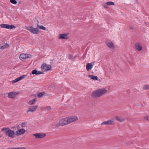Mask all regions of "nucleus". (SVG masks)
<instances>
[{"label":"nucleus","instance_id":"10","mask_svg":"<svg viewBox=\"0 0 149 149\" xmlns=\"http://www.w3.org/2000/svg\"><path fill=\"white\" fill-rule=\"evenodd\" d=\"M33 135L37 139H42L46 136L45 134L42 133H37L33 134Z\"/></svg>","mask_w":149,"mask_h":149},{"label":"nucleus","instance_id":"24","mask_svg":"<svg viewBox=\"0 0 149 149\" xmlns=\"http://www.w3.org/2000/svg\"><path fill=\"white\" fill-rule=\"evenodd\" d=\"M45 93L44 92H42L41 93H40L39 94H38V98H41L45 94Z\"/></svg>","mask_w":149,"mask_h":149},{"label":"nucleus","instance_id":"18","mask_svg":"<svg viewBox=\"0 0 149 149\" xmlns=\"http://www.w3.org/2000/svg\"><path fill=\"white\" fill-rule=\"evenodd\" d=\"M43 73V72L37 70H34L32 71L31 74H36V75H39Z\"/></svg>","mask_w":149,"mask_h":149},{"label":"nucleus","instance_id":"36","mask_svg":"<svg viewBox=\"0 0 149 149\" xmlns=\"http://www.w3.org/2000/svg\"><path fill=\"white\" fill-rule=\"evenodd\" d=\"M103 5L105 8H108V6H107V5L106 4V3H104Z\"/></svg>","mask_w":149,"mask_h":149},{"label":"nucleus","instance_id":"37","mask_svg":"<svg viewBox=\"0 0 149 149\" xmlns=\"http://www.w3.org/2000/svg\"><path fill=\"white\" fill-rule=\"evenodd\" d=\"M7 149H15V148H10Z\"/></svg>","mask_w":149,"mask_h":149},{"label":"nucleus","instance_id":"20","mask_svg":"<svg viewBox=\"0 0 149 149\" xmlns=\"http://www.w3.org/2000/svg\"><path fill=\"white\" fill-rule=\"evenodd\" d=\"M88 77L89 78H90L91 79L94 80H98V77L97 76H95L93 75H89L88 76Z\"/></svg>","mask_w":149,"mask_h":149},{"label":"nucleus","instance_id":"35","mask_svg":"<svg viewBox=\"0 0 149 149\" xmlns=\"http://www.w3.org/2000/svg\"><path fill=\"white\" fill-rule=\"evenodd\" d=\"M144 118L145 119L147 120H148V117L147 116H146L144 117Z\"/></svg>","mask_w":149,"mask_h":149},{"label":"nucleus","instance_id":"38","mask_svg":"<svg viewBox=\"0 0 149 149\" xmlns=\"http://www.w3.org/2000/svg\"><path fill=\"white\" fill-rule=\"evenodd\" d=\"M130 28L132 29H133V28L132 27H130Z\"/></svg>","mask_w":149,"mask_h":149},{"label":"nucleus","instance_id":"23","mask_svg":"<svg viewBox=\"0 0 149 149\" xmlns=\"http://www.w3.org/2000/svg\"><path fill=\"white\" fill-rule=\"evenodd\" d=\"M9 45L7 43L3 45L0 47V49H4L9 47Z\"/></svg>","mask_w":149,"mask_h":149},{"label":"nucleus","instance_id":"16","mask_svg":"<svg viewBox=\"0 0 149 149\" xmlns=\"http://www.w3.org/2000/svg\"><path fill=\"white\" fill-rule=\"evenodd\" d=\"M25 132V130L24 129H21L17 130L16 132V135L18 136L24 134Z\"/></svg>","mask_w":149,"mask_h":149},{"label":"nucleus","instance_id":"30","mask_svg":"<svg viewBox=\"0 0 149 149\" xmlns=\"http://www.w3.org/2000/svg\"><path fill=\"white\" fill-rule=\"evenodd\" d=\"M10 2L12 3L16 4L17 3V2L15 0H10Z\"/></svg>","mask_w":149,"mask_h":149},{"label":"nucleus","instance_id":"8","mask_svg":"<svg viewBox=\"0 0 149 149\" xmlns=\"http://www.w3.org/2000/svg\"><path fill=\"white\" fill-rule=\"evenodd\" d=\"M2 28H5L7 29H13L16 28L15 26L13 25H10L7 24H2L0 25Z\"/></svg>","mask_w":149,"mask_h":149},{"label":"nucleus","instance_id":"29","mask_svg":"<svg viewBox=\"0 0 149 149\" xmlns=\"http://www.w3.org/2000/svg\"><path fill=\"white\" fill-rule=\"evenodd\" d=\"M52 108L50 106H47L44 107V109H46L47 110L49 111L51 110Z\"/></svg>","mask_w":149,"mask_h":149},{"label":"nucleus","instance_id":"6","mask_svg":"<svg viewBox=\"0 0 149 149\" xmlns=\"http://www.w3.org/2000/svg\"><path fill=\"white\" fill-rule=\"evenodd\" d=\"M31 56L29 54H22L20 55L19 58L21 60L25 59L27 58H31Z\"/></svg>","mask_w":149,"mask_h":149},{"label":"nucleus","instance_id":"31","mask_svg":"<svg viewBox=\"0 0 149 149\" xmlns=\"http://www.w3.org/2000/svg\"><path fill=\"white\" fill-rule=\"evenodd\" d=\"M26 76V75H23L22 76H20V77H18V78H19V80L20 81L21 80V79H23V78H25Z\"/></svg>","mask_w":149,"mask_h":149},{"label":"nucleus","instance_id":"1","mask_svg":"<svg viewBox=\"0 0 149 149\" xmlns=\"http://www.w3.org/2000/svg\"><path fill=\"white\" fill-rule=\"evenodd\" d=\"M107 92V91L105 88L99 89L93 92L92 93L91 96L95 98L99 97Z\"/></svg>","mask_w":149,"mask_h":149},{"label":"nucleus","instance_id":"5","mask_svg":"<svg viewBox=\"0 0 149 149\" xmlns=\"http://www.w3.org/2000/svg\"><path fill=\"white\" fill-rule=\"evenodd\" d=\"M15 134V132L9 129L7 131L6 133V135L11 138H13Z\"/></svg>","mask_w":149,"mask_h":149},{"label":"nucleus","instance_id":"33","mask_svg":"<svg viewBox=\"0 0 149 149\" xmlns=\"http://www.w3.org/2000/svg\"><path fill=\"white\" fill-rule=\"evenodd\" d=\"M68 58L69 59H74V57H73L72 55L71 54H69L68 56Z\"/></svg>","mask_w":149,"mask_h":149},{"label":"nucleus","instance_id":"21","mask_svg":"<svg viewBox=\"0 0 149 149\" xmlns=\"http://www.w3.org/2000/svg\"><path fill=\"white\" fill-rule=\"evenodd\" d=\"M37 27L38 29H42L44 30L47 31V28L42 25H39L38 24H37Z\"/></svg>","mask_w":149,"mask_h":149},{"label":"nucleus","instance_id":"4","mask_svg":"<svg viewBox=\"0 0 149 149\" xmlns=\"http://www.w3.org/2000/svg\"><path fill=\"white\" fill-rule=\"evenodd\" d=\"M52 66L50 65H47L46 63H44L41 66V68L43 71H47L49 70L51 68Z\"/></svg>","mask_w":149,"mask_h":149},{"label":"nucleus","instance_id":"27","mask_svg":"<svg viewBox=\"0 0 149 149\" xmlns=\"http://www.w3.org/2000/svg\"><path fill=\"white\" fill-rule=\"evenodd\" d=\"M106 5H114V3L112 1L107 2L106 3Z\"/></svg>","mask_w":149,"mask_h":149},{"label":"nucleus","instance_id":"19","mask_svg":"<svg viewBox=\"0 0 149 149\" xmlns=\"http://www.w3.org/2000/svg\"><path fill=\"white\" fill-rule=\"evenodd\" d=\"M115 119L116 120H117L120 122H122L125 120V119L124 118H122L120 117L116 116Z\"/></svg>","mask_w":149,"mask_h":149},{"label":"nucleus","instance_id":"28","mask_svg":"<svg viewBox=\"0 0 149 149\" xmlns=\"http://www.w3.org/2000/svg\"><path fill=\"white\" fill-rule=\"evenodd\" d=\"M19 81V78L18 77V78H17L16 79H15L13 80L12 81V84H14L15 83H16L18 81Z\"/></svg>","mask_w":149,"mask_h":149},{"label":"nucleus","instance_id":"7","mask_svg":"<svg viewBox=\"0 0 149 149\" xmlns=\"http://www.w3.org/2000/svg\"><path fill=\"white\" fill-rule=\"evenodd\" d=\"M18 94V92L12 91L8 93V97L9 98L13 99L15 97L16 95Z\"/></svg>","mask_w":149,"mask_h":149},{"label":"nucleus","instance_id":"14","mask_svg":"<svg viewBox=\"0 0 149 149\" xmlns=\"http://www.w3.org/2000/svg\"><path fill=\"white\" fill-rule=\"evenodd\" d=\"M93 66V65L92 63H87L86 65V70L88 71L91 70Z\"/></svg>","mask_w":149,"mask_h":149},{"label":"nucleus","instance_id":"22","mask_svg":"<svg viewBox=\"0 0 149 149\" xmlns=\"http://www.w3.org/2000/svg\"><path fill=\"white\" fill-rule=\"evenodd\" d=\"M36 99L35 98L32 100H30L28 102V104L30 105H32L34 104L35 103Z\"/></svg>","mask_w":149,"mask_h":149},{"label":"nucleus","instance_id":"3","mask_svg":"<svg viewBox=\"0 0 149 149\" xmlns=\"http://www.w3.org/2000/svg\"><path fill=\"white\" fill-rule=\"evenodd\" d=\"M25 28L27 30L33 34H36L38 32L39 29L37 27L35 28L32 26H27Z\"/></svg>","mask_w":149,"mask_h":149},{"label":"nucleus","instance_id":"25","mask_svg":"<svg viewBox=\"0 0 149 149\" xmlns=\"http://www.w3.org/2000/svg\"><path fill=\"white\" fill-rule=\"evenodd\" d=\"M143 89L144 90L149 89V85L148 84H146L144 85L143 87Z\"/></svg>","mask_w":149,"mask_h":149},{"label":"nucleus","instance_id":"9","mask_svg":"<svg viewBox=\"0 0 149 149\" xmlns=\"http://www.w3.org/2000/svg\"><path fill=\"white\" fill-rule=\"evenodd\" d=\"M67 117L69 124L75 121L78 119V118L75 116H70Z\"/></svg>","mask_w":149,"mask_h":149},{"label":"nucleus","instance_id":"11","mask_svg":"<svg viewBox=\"0 0 149 149\" xmlns=\"http://www.w3.org/2000/svg\"><path fill=\"white\" fill-rule=\"evenodd\" d=\"M38 107V105H36L35 106H32L30 107L29 108V109L26 111L27 113H29V112H33L34 111L37 109Z\"/></svg>","mask_w":149,"mask_h":149},{"label":"nucleus","instance_id":"34","mask_svg":"<svg viewBox=\"0 0 149 149\" xmlns=\"http://www.w3.org/2000/svg\"><path fill=\"white\" fill-rule=\"evenodd\" d=\"M15 149H25V147L15 148Z\"/></svg>","mask_w":149,"mask_h":149},{"label":"nucleus","instance_id":"2","mask_svg":"<svg viewBox=\"0 0 149 149\" xmlns=\"http://www.w3.org/2000/svg\"><path fill=\"white\" fill-rule=\"evenodd\" d=\"M69 124L68 117L62 118L59 121V123L56 125L57 127H58L60 126H63Z\"/></svg>","mask_w":149,"mask_h":149},{"label":"nucleus","instance_id":"17","mask_svg":"<svg viewBox=\"0 0 149 149\" xmlns=\"http://www.w3.org/2000/svg\"><path fill=\"white\" fill-rule=\"evenodd\" d=\"M113 124V122L112 120H109L106 121H104L102 122L101 125H111Z\"/></svg>","mask_w":149,"mask_h":149},{"label":"nucleus","instance_id":"32","mask_svg":"<svg viewBox=\"0 0 149 149\" xmlns=\"http://www.w3.org/2000/svg\"><path fill=\"white\" fill-rule=\"evenodd\" d=\"M26 122H24L22 123L21 126L22 127H25L26 125Z\"/></svg>","mask_w":149,"mask_h":149},{"label":"nucleus","instance_id":"13","mask_svg":"<svg viewBox=\"0 0 149 149\" xmlns=\"http://www.w3.org/2000/svg\"><path fill=\"white\" fill-rule=\"evenodd\" d=\"M135 47L136 49L140 51L142 50V47L139 42H137L135 45Z\"/></svg>","mask_w":149,"mask_h":149},{"label":"nucleus","instance_id":"12","mask_svg":"<svg viewBox=\"0 0 149 149\" xmlns=\"http://www.w3.org/2000/svg\"><path fill=\"white\" fill-rule=\"evenodd\" d=\"M106 44L108 47L111 49H114L115 47L114 45H113V42L109 41H108L106 42Z\"/></svg>","mask_w":149,"mask_h":149},{"label":"nucleus","instance_id":"15","mask_svg":"<svg viewBox=\"0 0 149 149\" xmlns=\"http://www.w3.org/2000/svg\"><path fill=\"white\" fill-rule=\"evenodd\" d=\"M58 39H67L68 38V34H60L58 37Z\"/></svg>","mask_w":149,"mask_h":149},{"label":"nucleus","instance_id":"26","mask_svg":"<svg viewBox=\"0 0 149 149\" xmlns=\"http://www.w3.org/2000/svg\"><path fill=\"white\" fill-rule=\"evenodd\" d=\"M9 128L8 127H4L1 129V131L2 132L5 131L6 132L9 129Z\"/></svg>","mask_w":149,"mask_h":149}]
</instances>
